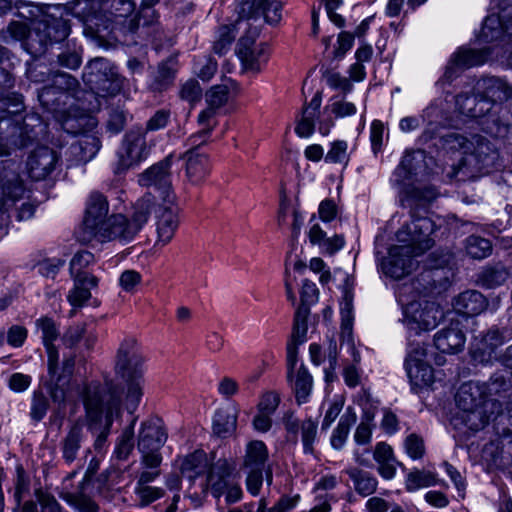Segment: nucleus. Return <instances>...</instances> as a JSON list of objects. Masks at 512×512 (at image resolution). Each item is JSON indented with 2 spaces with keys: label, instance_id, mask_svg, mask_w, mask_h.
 <instances>
[{
  "label": "nucleus",
  "instance_id": "obj_16",
  "mask_svg": "<svg viewBox=\"0 0 512 512\" xmlns=\"http://www.w3.org/2000/svg\"><path fill=\"white\" fill-rule=\"evenodd\" d=\"M0 191L2 194L0 198V211L7 210L10 205H13L24 196L26 187L19 173L14 168V164H10L0 171Z\"/></svg>",
  "mask_w": 512,
  "mask_h": 512
},
{
  "label": "nucleus",
  "instance_id": "obj_27",
  "mask_svg": "<svg viewBox=\"0 0 512 512\" xmlns=\"http://www.w3.org/2000/svg\"><path fill=\"white\" fill-rule=\"evenodd\" d=\"M157 222V244H168L178 227V217L176 208L173 204H164L159 206L156 214Z\"/></svg>",
  "mask_w": 512,
  "mask_h": 512
},
{
  "label": "nucleus",
  "instance_id": "obj_28",
  "mask_svg": "<svg viewBox=\"0 0 512 512\" xmlns=\"http://www.w3.org/2000/svg\"><path fill=\"white\" fill-rule=\"evenodd\" d=\"M13 7L17 10L15 13L16 16L30 21L32 26H35L38 22H44L52 25V21L64 20L62 12L60 13V17H56L53 13L49 12L52 8L51 6L44 8L33 2L15 0L13 2Z\"/></svg>",
  "mask_w": 512,
  "mask_h": 512
},
{
  "label": "nucleus",
  "instance_id": "obj_18",
  "mask_svg": "<svg viewBox=\"0 0 512 512\" xmlns=\"http://www.w3.org/2000/svg\"><path fill=\"white\" fill-rule=\"evenodd\" d=\"M167 440V433L160 418L151 417L140 425L137 448L140 452L159 451Z\"/></svg>",
  "mask_w": 512,
  "mask_h": 512
},
{
  "label": "nucleus",
  "instance_id": "obj_10",
  "mask_svg": "<svg viewBox=\"0 0 512 512\" xmlns=\"http://www.w3.org/2000/svg\"><path fill=\"white\" fill-rule=\"evenodd\" d=\"M141 231L132 219L124 214L109 216L106 224L98 230L95 240L100 243L116 241L121 244L131 242Z\"/></svg>",
  "mask_w": 512,
  "mask_h": 512
},
{
  "label": "nucleus",
  "instance_id": "obj_60",
  "mask_svg": "<svg viewBox=\"0 0 512 512\" xmlns=\"http://www.w3.org/2000/svg\"><path fill=\"white\" fill-rule=\"evenodd\" d=\"M296 504V500L287 496L281 497L274 506L268 508L267 500L265 498L260 499L258 503V512H288Z\"/></svg>",
  "mask_w": 512,
  "mask_h": 512
},
{
  "label": "nucleus",
  "instance_id": "obj_44",
  "mask_svg": "<svg viewBox=\"0 0 512 512\" xmlns=\"http://www.w3.org/2000/svg\"><path fill=\"white\" fill-rule=\"evenodd\" d=\"M137 418L134 417L131 423L123 430L115 447V455L119 460H126L134 448V426Z\"/></svg>",
  "mask_w": 512,
  "mask_h": 512
},
{
  "label": "nucleus",
  "instance_id": "obj_54",
  "mask_svg": "<svg viewBox=\"0 0 512 512\" xmlns=\"http://www.w3.org/2000/svg\"><path fill=\"white\" fill-rule=\"evenodd\" d=\"M236 37L235 30L232 26H221L218 29L217 37L213 45L214 52L222 55L224 54Z\"/></svg>",
  "mask_w": 512,
  "mask_h": 512
},
{
  "label": "nucleus",
  "instance_id": "obj_49",
  "mask_svg": "<svg viewBox=\"0 0 512 512\" xmlns=\"http://www.w3.org/2000/svg\"><path fill=\"white\" fill-rule=\"evenodd\" d=\"M356 416L353 415H343L334 430L332 437H331V445L333 448L339 450L343 447L351 425L355 422Z\"/></svg>",
  "mask_w": 512,
  "mask_h": 512
},
{
  "label": "nucleus",
  "instance_id": "obj_43",
  "mask_svg": "<svg viewBox=\"0 0 512 512\" xmlns=\"http://www.w3.org/2000/svg\"><path fill=\"white\" fill-rule=\"evenodd\" d=\"M313 379L304 365H301L296 374V379L293 385L296 401L298 404H303L307 401L312 390Z\"/></svg>",
  "mask_w": 512,
  "mask_h": 512
},
{
  "label": "nucleus",
  "instance_id": "obj_5",
  "mask_svg": "<svg viewBox=\"0 0 512 512\" xmlns=\"http://www.w3.org/2000/svg\"><path fill=\"white\" fill-rule=\"evenodd\" d=\"M51 23L52 26L38 22L29 28L26 23L12 21L6 28L0 30V39L6 44L21 41L31 54H41L48 45L65 40L70 33L67 20H55Z\"/></svg>",
  "mask_w": 512,
  "mask_h": 512
},
{
  "label": "nucleus",
  "instance_id": "obj_34",
  "mask_svg": "<svg viewBox=\"0 0 512 512\" xmlns=\"http://www.w3.org/2000/svg\"><path fill=\"white\" fill-rule=\"evenodd\" d=\"M209 462L203 450H196L180 460L181 474L190 482H194L198 476L206 473Z\"/></svg>",
  "mask_w": 512,
  "mask_h": 512
},
{
  "label": "nucleus",
  "instance_id": "obj_52",
  "mask_svg": "<svg viewBox=\"0 0 512 512\" xmlns=\"http://www.w3.org/2000/svg\"><path fill=\"white\" fill-rule=\"evenodd\" d=\"M95 258L94 255L87 251L82 250L77 252L70 261V273L73 278H77L82 275H90L83 270L94 263Z\"/></svg>",
  "mask_w": 512,
  "mask_h": 512
},
{
  "label": "nucleus",
  "instance_id": "obj_19",
  "mask_svg": "<svg viewBox=\"0 0 512 512\" xmlns=\"http://www.w3.org/2000/svg\"><path fill=\"white\" fill-rule=\"evenodd\" d=\"M410 303L407 305L406 313L409 317L410 329L428 331L434 329L443 318V311L434 303H427L424 307Z\"/></svg>",
  "mask_w": 512,
  "mask_h": 512
},
{
  "label": "nucleus",
  "instance_id": "obj_59",
  "mask_svg": "<svg viewBox=\"0 0 512 512\" xmlns=\"http://www.w3.org/2000/svg\"><path fill=\"white\" fill-rule=\"evenodd\" d=\"M319 290L316 284L308 279H305L301 288V304L299 307L310 309V306L318 301Z\"/></svg>",
  "mask_w": 512,
  "mask_h": 512
},
{
  "label": "nucleus",
  "instance_id": "obj_61",
  "mask_svg": "<svg viewBox=\"0 0 512 512\" xmlns=\"http://www.w3.org/2000/svg\"><path fill=\"white\" fill-rule=\"evenodd\" d=\"M506 279V273L495 268L485 269L479 277L480 283L486 288H493L501 285Z\"/></svg>",
  "mask_w": 512,
  "mask_h": 512
},
{
  "label": "nucleus",
  "instance_id": "obj_55",
  "mask_svg": "<svg viewBox=\"0 0 512 512\" xmlns=\"http://www.w3.org/2000/svg\"><path fill=\"white\" fill-rule=\"evenodd\" d=\"M327 163H339L347 165L349 161L348 144L344 140L332 143L330 150L325 155Z\"/></svg>",
  "mask_w": 512,
  "mask_h": 512
},
{
  "label": "nucleus",
  "instance_id": "obj_50",
  "mask_svg": "<svg viewBox=\"0 0 512 512\" xmlns=\"http://www.w3.org/2000/svg\"><path fill=\"white\" fill-rule=\"evenodd\" d=\"M342 314V337L345 339L347 337V346L352 351L353 360L355 362L360 361V355L355 350L354 344L352 342L351 334H352V318H351V303L346 302L344 307L341 308Z\"/></svg>",
  "mask_w": 512,
  "mask_h": 512
},
{
  "label": "nucleus",
  "instance_id": "obj_40",
  "mask_svg": "<svg viewBox=\"0 0 512 512\" xmlns=\"http://www.w3.org/2000/svg\"><path fill=\"white\" fill-rule=\"evenodd\" d=\"M483 130L496 138H505L510 133V125L501 117L499 111L493 108L479 117Z\"/></svg>",
  "mask_w": 512,
  "mask_h": 512
},
{
  "label": "nucleus",
  "instance_id": "obj_63",
  "mask_svg": "<svg viewBox=\"0 0 512 512\" xmlns=\"http://www.w3.org/2000/svg\"><path fill=\"white\" fill-rule=\"evenodd\" d=\"M407 455L412 459H420L425 453L423 439L416 434H410L404 441Z\"/></svg>",
  "mask_w": 512,
  "mask_h": 512
},
{
  "label": "nucleus",
  "instance_id": "obj_23",
  "mask_svg": "<svg viewBox=\"0 0 512 512\" xmlns=\"http://www.w3.org/2000/svg\"><path fill=\"white\" fill-rule=\"evenodd\" d=\"M57 161L54 150L46 146L36 148L27 160L29 176L36 181L45 179L55 169Z\"/></svg>",
  "mask_w": 512,
  "mask_h": 512
},
{
  "label": "nucleus",
  "instance_id": "obj_42",
  "mask_svg": "<svg viewBox=\"0 0 512 512\" xmlns=\"http://www.w3.org/2000/svg\"><path fill=\"white\" fill-rule=\"evenodd\" d=\"M346 473L352 479L355 490L362 496H368L375 492L378 481L369 472L359 470L357 468H351L348 469Z\"/></svg>",
  "mask_w": 512,
  "mask_h": 512
},
{
  "label": "nucleus",
  "instance_id": "obj_39",
  "mask_svg": "<svg viewBox=\"0 0 512 512\" xmlns=\"http://www.w3.org/2000/svg\"><path fill=\"white\" fill-rule=\"evenodd\" d=\"M229 89L226 85H215L212 86L206 92V102L208 107L199 114V120L201 123L206 121L208 118H214L216 110L222 107L228 101Z\"/></svg>",
  "mask_w": 512,
  "mask_h": 512
},
{
  "label": "nucleus",
  "instance_id": "obj_12",
  "mask_svg": "<svg viewBox=\"0 0 512 512\" xmlns=\"http://www.w3.org/2000/svg\"><path fill=\"white\" fill-rule=\"evenodd\" d=\"M426 348L417 344L411 348L405 360V369L412 389L430 386L434 382L433 368L425 361Z\"/></svg>",
  "mask_w": 512,
  "mask_h": 512
},
{
  "label": "nucleus",
  "instance_id": "obj_58",
  "mask_svg": "<svg viewBox=\"0 0 512 512\" xmlns=\"http://www.w3.org/2000/svg\"><path fill=\"white\" fill-rule=\"evenodd\" d=\"M27 77L34 83H44L50 80L53 72L44 63H32L26 71Z\"/></svg>",
  "mask_w": 512,
  "mask_h": 512
},
{
  "label": "nucleus",
  "instance_id": "obj_30",
  "mask_svg": "<svg viewBox=\"0 0 512 512\" xmlns=\"http://www.w3.org/2000/svg\"><path fill=\"white\" fill-rule=\"evenodd\" d=\"M458 112L470 118H479L491 110V103L482 99L476 91L474 94L460 93L455 100Z\"/></svg>",
  "mask_w": 512,
  "mask_h": 512
},
{
  "label": "nucleus",
  "instance_id": "obj_33",
  "mask_svg": "<svg viewBox=\"0 0 512 512\" xmlns=\"http://www.w3.org/2000/svg\"><path fill=\"white\" fill-rule=\"evenodd\" d=\"M506 340L507 337L504 331L490 329L475 348V357L479 358L481 362H490L496 359V349L503 345Z\"/></svg>",
  "mask_w": 512,
  "mask_h": 512
},
{
  "label": "nucleus",
  "instance_id": "obj_51",
  "mask_svg": "<svg viewBox=\"0 0 512 512\" xmlns=\"http://www.w3.org/2000/svg\"><path fill=\"white\" fill-rule=\"evenodd\" d=\"M211 120L212 118H208L206 121L201 123L199 117L197 118L200 129L187 139V146L190 147L189 149L199 151V148L208 142L211 132L214 129V125L211 123Z\"/></svg>",
  "mask_w": 512,
  "mask_h": 512
},
{
  "label": "nucleus",
  "instance_id": "obj_8",
  "mask_svg": "<svg viewBox=\"0 0 512 512\" xmlns=\"http://www.w3.org/2000/svg\"><path fill=\"white\" fill-rule=\"evenodd\" d=\"M172 155L152 165L138 176V183L153 188L164 204H174L175 195L172 191L171 174Z\"/></svg>",
  "mask_w": 512,
  "mask_h": 512
},
{
  "label": "nucleus",
  "instance_id": "obj_31",
  "mask_svg": "<svg viewBox=\"0 0 512 512\" xmlns=\"http://www.w3.org/2000/svg\"><path fill=\"white\" fill-rule=\"evenodd\" d=\"M183 158L186 160V176L192 184L201 183L209 173V159L204 153L188 149Z\"/></svg>",
  "mask_w": 512,
  "mask_h": 512
},
{
  "label": "nucleus",
  "instance_id": "obj_56",
  "mask_svg": "<svg viewBox=\"0 0 512 512\" xmlns=\"http://www.w3.org/2000/svg\"><path fill=\"white\" fill-rule=\"evenodd\" d=\"M179 96L182 100L194 104L202 97V88L195 79H189L181 85Z\"/></svg>",
  "mask_w": 512,
  "mask_h": 512
},
{
  "label": "nucleus",
  "instance_id": "obj_48",
  "mask_svg": "<svg viewBox=\"0 0 512 512\" xmlns=\"http://www.w3.org/2000/svg\"><path fill=\"white\" fill-rule=\"evenodd\" d=\"M310 314V309L305 307H298L294 316V325L291 340L296 343H304L306 341V334L308 330L307 318Z\"/></svg>",
  "mask_w": 512,
  "mask_h": 512
},
{
  "label": "nucleus",
  "instance_id": "obj_57",
  "mask_svg": "<svg viewBox=\"0 0 512 512\" xmlns=\"http://www.w3.org/2000/svg\"><path fill=\"white\" fill-rule=\"evenodd\" d=\"M52 83L49 85L51 87H55L58 91H63L68 94L70 97V92L73 91L77 85L78 81L72 77L70 74L55 72L51 77Z\"/></svg>",
  "mask_w": 512,
  "mask_h": 512
},
{
  "label": "nucleus",
  "instance_id": "obj_62",
  "mask_svg": "<svg viewBox=\"0 0 512 512\" xmlns=\"http://www.w3.org/2000/svg\"><path fill=\"white\" fill-rule=\"evenodd\" d=\"M49 407L48 399L42 392H34L30 416L35 421H40L44 418Z\"/></svg>",
  "mask_w": 512,
  "mask_h": 512
},
{
  "label": "nucleus",
  "instance_id": "obj_20",
  "mask_svg": "<svg viewBox=\"0 0 512 512\" xmlns=\"http://www.w3.org/2000/svg\"><path fill=\"white\" fill-rule=\"evenodd\" d=\"M241 17L256 18L263 16L269 24H277L281 20L282 3L279 0H239Z\"/></svg>",
  "mask_w": 512,
  "mask_h": 512
},
{
  "label": "nucleus",
  "instance_id": "obj_36",
  "mask_svg": "<svg viewBox=\"0 0 512 512\" xmlns=\"http://www.w3.org/2000/svg\"><path fill=\"white\" fill-rule=\"evenodd\" d=\"M74 279V286L67 299L73 307L83 306L91 298V290L98 285V278L94 275H80Z\"/></svg>",
  "mask_w": 512,
  "mask_h": 512
},
{
  "label": "nucleus",
  "instance_id": "obj_45",
  "mask_svg": "<svg viewBox=\"0 0 512 512\" xmlns=\"http://www.w3.org/2000/svg\"><path fill=\"white\" fill-rule=\"evenodd\" d=\"M174 64V60L169 59L158 66L152 83L154 90L161 91L166 89L173 82L176 72Z\"/></svg>",
  "mask_w": 512,
  "mask_h": 512
},
{
  "label": "nucleus",
  "instance_id": "obj_4",
  "mask_svg": "<svg viewBox=\"0 0 512 512\" xmlns=\"http://www.w3.org/2000/svg\"><path fill=\"white\" fill-rule=\"evenodd\" d=\"M23 110L22 95L7 89L0 96V157L28 146L37 136L34 128L20 116Z\"/></svg>",
  "mask_w": 512,
  "mask_h": 512
},
{
  "label": "nucleus",
  "instance_id": "obj_6",
  "mask_svg": "<svg viewBox=\"0 0 512 512\" xmlns=\"http://www.w3.org/2000/svg\"><path fill=\"white\" fill-rule=\"evenodd\" d=\"M446 143L452 149L462 150L463 166L476 171L497 167L498 150L493 143L482 135L467 138L461 134L451 133L446 136Z\"/></svg>",
  "mask_w": 512,
  "mask_h": 512
},
{
  "label": "nucleus",
  "instance_id": "obj_11",
  "mask_svg": "<svg viewBox=\"0 0 512 512\" xmlns=\"http://www.w3.org/2000/svg\"><path fill=\"white\" fill-rule=\"evenodd\" d=\"M53 8L55 10L63 9L66 15L77 18L84 25L96 31L108 29V25L102 18L103 4L101 0H74Z\"/></svg>",
  "mask_w": 512,
  "mask_h": 512
},
{
  "label": "nucleus",
  "instance_id": "obj_7",
  "mask_svg": "<svg viewBox=\"0 0 512 512\" xmlns=\"http://www.w3.org/2000/svg\"><path fill=\"white\" fill-rule=\"evenodd\" d=\"M83 80L91 91L100 96L115 95L122 87L115 67L102 57L91 60L85 66Z\"/></svg>",
  "mask_w": 512,
  "mask_h": 512
},
{
  "label": "nucleus",
  "instance_id": "obj_53",
  "mask_svg": "<svg viewBox=\"0 0 512 512\" xmlns=\"http://www.w3.org/2000/svg\"><path fill=\"white\" fill-rule=\"evenodd\" d=\"M317 428V422L310 418L301 422V440L305 453H313L314 451L313 445L317 437Z\"/></svg>",
  "mask_w": 512,
  "mask_h": 512
},
{
  "label": "nucleus",
  "instance_id": "obj_38",
  "mask_svg": "<svg viewBox=\"0 0 512 512\" xmlns=\"http://www.w3.org/2000/svg\"><path fill=\"white\" fill-rule=\"evenodd\" d=\"M268 459V451L264 442L252 440L245 447L243 457V469H265Z\"/></svg>",
  "mask_w": 512,
  "mask_h": 512
},
{
  "label": "nucleus",
  "instance_id": "obj_13",
  "mask_svg": "<svg viewBox=\"0 0 512 512\" xmlns=\"http://www.w3.org/2000/svg\"><path fill=\"white\" fill-rule=\"evenodd\" d=\"M259 34L258 29H250L242 36L236 48V53L245 69L259 72L261 65L268 60V46L264 43L256 45L255 41Z\"/></svg>",
  "mask_w": 512,
  "mask_h": 512
},
{
  "label": "nucleus",
  "instance_id": "obj_37",
  "mask_svg": "<svg viewBox=\"0 0 512 512\" xmlns=\"http://www.w3.org/2000/svg\"><path fill=\"white\" fill-rule=\"evenodd\" d=\"M38 99L43 108L47 111L55 114H63L66 111L65 106L69 96L67 93L58 91L55 87L47 85L38 92Z\"/></svg>",
  "mask_w": 512,
  "mask_h": 512
},
{
  "label": "nucleus",
  "instance_id": "obj_24",
  "mask_svg": "<svg viewBox=\"0 0 512 512\" xmlns=\"http://www.w3.org/2000/svg\"><path fill=\"white\" fill-rule=\"evenodd\" d=\"M85 440L84 426L78 419L69 426L60 440V451L65 463L71 464L78 459Z\"/></svg>",
  "mask_w": 512,
  "mask_h": 512
},
{
  "label": "nucleus",
  "instance_id": "obj_2",
  "mask_svg": "<svg viewBox=\"0 0 512 512\" xmlns=\"http://www.w3.org/2000/svg\"><path fill=\"white\" fill-rule=\"evenodd\" d=\"M435 197L433 189L413 188L402 199L401 205L410 208L412 221L397 231L399 244L389 249L388 256L381 263V269L386 276L401 279L410 274L417 266L415 258L434 245L432 234L436 225L431 218L420 216L418 209H426Z\"/></svg>",
  "mask_w": 512,
  "mask_h": 512
},
{
  "label": "nucleus",
  "instance_id": "obj_26",
  "mask_svg": "<svg viewBox=\"0 0 512 512\" xmlns=\"http://www.w3.org/2000/svg\"><path fill=\"white\" fill-rule=\"evenodd\" d=\"M100 149V140L92 134L81 135L70 144L66 151L72 164L87 163L92 160Z\"/></svg>",
  "mask_w": 512,
  "mask_h": 512
},
{
  "label": "nucleus",
  "instance_id": "obj_47",
  "mask_svg": "<svg viewBox=\"0 0 512 512\" xmlns=\"http://www.w3.org/2000/svg\"><path fill=\"white\" fill-rule=\"evenodd\" d=\"M492 245L489 240L479 236H469L466 239V252L474 259H484L491 254Z\"/></svg>",
  "mask_w": 512,
  "mask_h": 512
},
{
  "label": "nucleus",
  "instance_id": "obj_14",
  "mask_svg": "<svg viewBox=\"0 0 512 512\" xmlns=\"http://www.w3.org/2000/svg\"><path fill=\"white\" fill-rule=\"evenodd\" d=\"M102 18L108 25L123 26L125 31L134 33L139 28V21L136 17L130 18L135 4L131 0H105L102 2Z\"/></svg>",
  "mask_w": 512,
  "mask_h": 512
},
{
  "label": "nucleus",
  "instance_id": "obj_41",
  "mask_svg": "<svg viewBox=\"0 0 512 512\" xmlns=\"http://www.w3.org/2000/svg\"><path fill=\"white\" fill-rule=\"evenodd\" d=\"M155 199L156 197L151 192H147L133 205V212L130 218L140 229L147 223L155 207Z\"/></svg>",
  "mask_w": 512,
  "mask_h": 512
},
{
  "label": "nucleus",
  "instance_id": "obj_64",
  "mask_svg": "<svg viewBox=\"0 0 512 512\" xmlns=\"http://www.w3.org/2000/svg\"><path fill=\"white\" fill-rule=\"evenodd\" d=\"M142 282V275L132 269L125 270L119 277V285L127 293L135 291L136 287Z\"/></svg>",
  "mask_w": 512,
  "mask_h": 512
},
{
  "label": "nucleus",
  "instance_id": "obj_35",
  "mask_svg": "<svg viewBox=\"0 0 512 512\" xmlns=\"http://www.w3.org/2000/svg\"><path fill=\"white\" fill-rule=\"evenodd\" d=\"M238 408L230 406L218 409L213 417V433L220 438H227L236 431Z\"/></svg>",
  "mask_w": 512,
  "mask_h": 512
},
{
  "label": "nucleus",
  "instance_id": "obj_3",
  "mask_svg": "<svg viewBox=\"0 0 512 512\" xmlns=\"http://www.w3.org/2000/svg\"><path fill=\"white\" fill-rule=\"evenodd\" d=\"M491 384L479 381L463 383L455 396L456 405L461 411L463 423L473 431L483 429L491 418L499 413L500 403L490 398L491 392L507 390L511 381H506L502 375H495Z\"/></svg>",
  "mask_w": 512,
  "mask_h": 512
},
{
  "label": "nucleus",
  "instance_id": "obj_1",
  "mask_svg": "<svg viewBox=\"0 0 512 512\" xmlns=\"http://www.w3.org/2000/svg\"><path fill=\"white\" fill-rule=\"evenodd\" d=\"M115 374L124 383V388L110 383L102 393L97 386L85 389V421L90 433L95 436L94 449L102 452L115 418L121 415L124 395L126 408L133 413L143 396L144 356L138 341L133 337L122 340L116 353Z\"/></svg>",
  "mask_w": 512,
  "mask_h": 512
},
{
  "label": "nucleus",
  "instance_id": "obj_17",
  "mask_svg": "<svg viewBox=\"0 0 512 512\" xmlns=\"http://www.w3.org/2000/svg\"><path fill=\"white\" fill-rule=\"evenodd\" d=\"M109 204L106 197L98 192L92 193L86 203L83 225L88 234L95 239L98 230L106 224L109 216Z\"/></svg>",
  "mask_w": 512,
  "mask_h": 512
},
{
  "label": "nucleus",
  "instance_id": "obj_15",
  "mask_svg": "<svg viewBox=\"0 0 512 512\" xmlns=\"http://www.w3.org/2000/svg\"><path fill=\"white\" fill-rule=\"evenodd\" d=\"M236 469L233 459L220 457L209 462L206 470L205 487L215 498H220L231 481Z\"/></svg>",
  "mask_w": 512,
  "mask_h": 512
},
{
  "label": "nucleus",
  "instance_id": "obj_32",
  "mask_svg": "<svg viewBox=\"0 0 512 512\" xmlns=\"http://www.w3.org/2000/svg\"><path fill=\"white\" fill-rule=\"evenodd\" d=\"M456 312L465 316H474L483 312L487 307L486 298L476 290L460 293L453 302Z\"/></svg>",
  "mask_w": 512,
  "mask_h": 512
},
{
  "label": "nucleus",
  "instance_id": "obj_9",
  "mask_svg": "<svg viewBox=\"0 0 512 512\" xmlns=\"http://www.w3.org/2000/svg\"><path fill=\"white\" fill-rule=\"evenodd\" d=\"M150 152L145 132L141 129L131 130L125 134L118 150L117 173L125 171L146 159Z\"/></svg>",
  "mask_w": 512,
  "mask_h": 512
},
{
  "label": "nucleus",
  "instance_id": "obj_22",
  "mask_svg": "<svg viewBox=\"0 0 512 512\" xmlns=\"http://www.w3.org/2000/svg\"><path fill=\"white\" fill-rule=\"evenodd\" d=\"M475 91L482 99L491 103V109L497 102H505L512 98V86L499 77H483L476 82Z\"/></svg>",
  "mask_w": 512,
  "mask_h": 512
},
{
  "label": "nucleus",
  "instance_id": "obj_25",
  "mask_svg": "<svg viewBox=\"0 0 512 512\" xmlns=\"http://www.w3.org/2000/svg\"><path fill=\"white\" fill-rule=\"evenodd\" d=\"M465 342L466 337L458 320H452L448 326L434 335V345L443 353H458L463 349Z\"/></svg>",
  "mask_w": 512,
  "mask_h": 512
},
{
  "label": "nucleus",
  "instance_id": "obj_46",
  "mask_svg": "<svg viewBox=\"0 0 512 512\" xmlns=\"http://www.w3.org/2000/svg\"><path fill=\"white\" fill-rule=\"evenodd\" d=\"M437 484L436 476L424 470H414L408 473L406 478V489L416 491L420 488L430 487Z\"/></svg>",
  "mask_w": 512,
  "mask_h": 512
},
{
  "label": "nucleus",
  "instance_id": "obj_29",
  "mask_svg": "<svg viewBox=\"0 0 512 512\" xmlns=\"http://www.w3.org/2000/svg\"><path fill=\"white\" fill-rule=\"evenodd\" d=\"M37 326L41 329L42 339L48 355L49 374L54 377L57 370L58 351L53 345L59 335L56 324L52 319L42 318L37 321Z\"/></svg>",
  "mask_w": 512,
  "mask_h": 512
},
{
  "label": "nucleus",
  "instance_id": "obj_21",
  "mask_svg": "<svg viewBox=\"0 0 512 512\" xmlns=\"http://www.w3.org/2000/svg\"><path fill=\"white\" fill-rule=\"evenodd\" d=\"M489 56L488 49L475 50L470 48H460L455 52L444 73V77L448 81H452L458 75V70L471 68L473 66L482 65Z\"/></svg>",
  "mask_w": 512,
  "mask_h": 512
}]
</instances>
